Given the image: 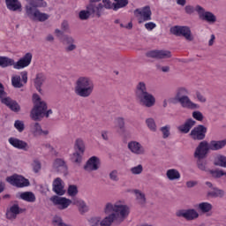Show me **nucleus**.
I'll return each instance as SVG.
<instances>
[{
	"instance_id": "obj_1",
	"label": "nucleus",
	"mask_w": 226,
	"mask_h": 226,
	"mask_svg": "<svg viewBox=\"0 0 226 226\" xmlns=\"http://www.w3.org/2000/svg\"><path fill=\"white\" fill-rule=\"evenodd\" d=\"M105 217L94 216L89 219L90 226H112L113 223H123L130 216V207L123 201H108L102 209Z\"/></svg>"
},
{
	"instance_id": "obj_2",
	"label": "nucleus",
	"mask_w": 226,
	"mask_h": 226,
	"mask_svg": "<svg viewBox=\"0 0 226 226\" xmlns=\"http://www.w3.org/2000/svg\"><path fill=\"white\" fill-rule=\"evenodd\" d=\"M28 4L25 6L26 15L32 20L45 22L50 19V15L41 12L38 8H47L48 4L45 0H25Z\"/></svg>"
},
{
	"instance_id": "obj_3",
	"label": "nucleus",
	"mask_w": 226,
	"mask_h": 226,
	"mask_svg": "<svg viewBox=\"0 0 226 226\" xmlns=\"http://www.w3.org/2000/svg\"><path fill=\"white\" fill-rule=\"evenodd\" d=\"M135 96L138 103L146 109H151L156 105V98L153 94L147 92V87L143 81H139L136 86Z\"/></svg>"
},
{
	"instance_id": "obj_4",
	"label": "nucleus",
	"mask_w": 226,
	"mask_h": 226,
	"mask_svg": "<svg viewBox=\"0 0 226 226\" xmlns=\"http://www.w3.org/2000/svg\"><path fill=\"white\" fill-rule=\"evenodd\" d=\"M34 108L31 110L30 117L33 121H41L43 117L52 116V109L47 110V102L37 94H33Z\"/></svg>"
},
{
	"instance_id": "obj_5",
	"label": "nucleus",
	"mask_w": 226,
	"mask_h": 226,
	"mask_svg": "<svg viewBox=\"0 0 226 226\" xmlns=\"http://www.w3.org/2000/svg\"><path fill=\"white\" fill-rule=\"evenodd\" d=\"M74 93L80 98H89L94 93V81L88 76L79 77L75 82Z\"/></svg>"
},
{
	"instance_id": "obj_6",
	"label": "nucleus",
	"mask_w": 226,
	"mask_h": 226,
	"mask_svg": "<svg viewBox=\"0 0 226 226\" xmlns=\"http://www.w3.org/2000/svg\"><path fill=\"white\" fill-rule=\"evenodd\" d=\"M173 102L180 103L183 109H189L190 110H195L200 108L199 104L193 102L192 99H190V89L185 87L177 88Z\"/></svg>"
},
{
	"instance_id": "obj_7",
	"label": "nucleus",
	"mask_w": 226,
	"mask_h": 226,
	"mask_svg": "<svg viewBox=\"0 0 226 226\" xmlns=\"http://www.w3.org/2000/svg\"><path fill=\"white\" fill-rule=\"evenodd\" d=\"M31 61H33V54L31 53H26L18 62L8 56H0V67L8 68V66H13L14 70H24V68H27L31 64Z\"/></svg>"
},
{
	"instance_id": "obj_8",
	"label": "nucleus",
	"mask_w": 226,
	"mask_h": 226,
	"mask_svg": "<svg viewBox=\"0 0 226 226\" xmlns=\"http://www.w3.org/2000/svg\"><path fill=\"white\" fill-rule=\"evenodd\" d=\"M209 151H211L209 142L207 140H201L194 151V158L197 160H204L206 156L209 154Z\"/></svg>"
},
{
	"instance_id": "obj_9",
	"label": "nucleus",
	"mask_w": 226,
	"mask_h": 226,
	"mask_svg": "<svg viewBox=\"0 0 226 226\" xmlns=\"http://www.w3.org/2000/svg\"><path fill=\"white\" fill-rule=\"evenodd\" d=\"M100 1L102 0H90L87 5V10H88L90 15L97 19H100L103 15V4L100 3Z\"/></svg>"
},
{
	"instance_id": "obj_10",
	"label": "nucleus",
	"mask_w": 226,
	"mask_h": 226,
	"mask_svg": "<svg viewBox=\"0 0 226 226\" xmlns=\"http://www.w3.org/2000/svg\"><path fill=\"white\" fill-rule=\"evenodd\" d=\"M205 185L207 187V197L208 199H223L225 197V191L215 186L213 183L206 182Z\"/></svg>"
},
{
	"instance_id": "obj_11",
	"label": "nucleus",
	"mask_w": 226,
	"mask_h": 226,
	"mask_svg": "<svg viewBox=\"0 0 226 226\" xmlns=\"http://www.w3.org/2000/svg\"><path fill=\"white\" fill-rule=\"evenodd\" d=\"M170 33L175 36H184L187 41H193L192 30L188 26H173L170 28Z\"/></svg>"
},
{
	"instance_id": "obj_12",
	"label": "nucleus",
	"mask_w": 226,
	"mask_h": 226,
	"mask_svg": "<svg viewBox=\"0 0 226 226\" xmlns=\"http://www.w3.org/2000/svg\"><path fill=\"white\" fill-rule=\"evenodd\" d=\"M176 216L177 218H185L187 222H192L193 220H197L200 215L195 208H189L177 210L176 212Z\"/></svg>"
},
{
	"instance_id": "obj_13",
	"label": "nucleus",
	"mask_w": 226,
	"mask_h": 226,
	"mask_svg": "<svg viewBox=\"0 0 226 226\" xmlns=\"http://www.w3.org/2000/svg\"><path fill=\"white\" fill-rule=\"evenodd\" d=\"M134 15L138 19L139 24L147 22V20H151V8L149 6H146L140 9H136L134 11Z\"/></svg>"
},
{
	"instance_id": "obj_14",
	"label": "nucleus",
	"mask_w": 226,
	"mask_h": 226,
	"mask_svg": "<svg viewBox=\"0 0 226 226\" xmlns=\"http://www.w3.org/2000/svg\"><path fill=\"white\" fill-rule=\"evenodd\" d=\"M206 133H207V127L199 124L191 131L189 137L192 140H204L206 139Z\"/></svg>"
},
{
	"instance_id": "obj_15",
	"label": "nucleus",
	"mask_w": 226,
	"mask_h": 226,
	"mask_svg": "<svg viewBox=\"0 0 226 226\" xmlns=\"http://www.w3.org/2000/svg\"><path fill=\"white\" fill-rule=\"evenodd\" d=\"M50 201L61 211L68 209L71 204H73V200L67 199L65 197L52 196Z\"/></svg>"
},
{
	"instance_id": "obj_16",
	"label": "nucleus",
	"mask_w": 226,
	"mask_h": 226,
	"mask_svg": "<svg viewBox=\"0 0 226 226\" xmlns=\"http://www.w3.org/2000/svg\"><path fill=\"white\" fill-rule=\"evenodd\" d=\"M6 181L10 183V185H12V186H17L18 188L29 186V180L24 178V177L20 175H13L11 177H8Z\"/></svg>"
},
{
	"instance_id": "obj_17",
	"label": "nucleus",
	"mask_w": 226,
	"mask_h": 226,
	"mask_svg": "<svg viewBox=\"0 0 226 226\" xmlns=\"http://www.w3.org/2000/svg\"><path fill=\"white\" fill-rule=\"evenodd\" d=\"M127 147L132 154H136V156H144L146 154V148L139 141H130L127 145Z\"/></svg>"
},
{
	"instance_id": "obj_18",
	"label": "nucleus",
	"mask_w": 226,
	"mask_h": 226,
	"mask_svg": "<svg viewBox=\"0 0 226 226\" xmlns=\"http://www.w3.org/2000/svg\"><path fill=\"white\" fill-rule=\"evenodd\" d=\"M22 213H26V208L20 207L19 204L14 203L11 205L6 211V218L7 220H17L18 215H22Z\"/></svg>"
},
{
	"instance_id": "obj_19",
	"label": "nucleus",
	"mask_w": 226,
	"mask_h": 226,
	"mask_svg": "<svg viewBox=\"0 0 226 226\" xmlns=\"http://www.w3.org/2000/svg\"><path fill=\"white\" fill-rule=\"evenodd\" d=\"M0 100L1 103L11 109L12 112H20V105L19 104V102L11 99V97L8 96L7 94L2 96Z\"/></svg>"
},
{
	"instance_id": "obj_20",
	"label": "nucleus",
	"mask_w": 226,
	"mask_h": 226,
	"mask_svg": "<svg viewBox=\"0 0 226 226\" xmlns=\"http://www.w3.org/2000/svg\"><path fill=\"white\" fill-rule=\"evenodd\" d=\"M62 43L64 45L65 52H73V50H77L75 38L72 35L64 34L62 38Z\"/></svg>"
},
{
	"instance_id": "obj_21",
	"label": "nucleus",
	"mask_w": 226,
	"mask_h": 226,
	"mask_svg": "<svg viewBox=\"0 0 226 226\" xmlns=\"http://www.w3.org/2000/svg\"><path fill=\"white\" fill-rule=\"evenodd\" d=\"M30 133H32L34 137H45L49 135V131L43 130L40 123L34 122L30 124Z\"/></svg>"
},
{
	"instance_id": "obj_22",
	"label": "nucleus",
	"mask_w": 226,
	"mask_h": 226,
	"mask_svg": "<svg viewBox=\"0 0 226 226\" xmlns=\"http://www.w3.org/2000/svg\"><path fill=\"white\" fill-rule=\"evenodd\" d=\"M198 16L200 20H205L208 22V24H215V22H216V16L211 11H206V9L203 7L200 9Z\"/></svg>"
},
{
	"instance_id": "obj_23",
	"label": "nucleus",
	"mask_w": 226,
	"mask_h": 226,
	"mask_svg": "<svg viewBox=\"0 0 226 226\" xmlns=\"http://www.w3.org/2000/svg\"><path fill=\"white\" fill-rule=\"evenodd\" d=\"M147 56L154 59H169L172 57V54L169 50H152L147 53Z\"/></svg>"
},
{
	"instance_id": "obj_24",
	"label": "nucleus",
	"mask_w": 226,
	"mask_h": 226,
	"mask_svg": "<svg viewBox=\"0 0 226 226\" xmlns=\"http://www.w3.org/2000/svg\"><path fill=\"white\" fill-rule=\"evenodd\" d=\"M53 192H55L56 195H64V193H66V190H64V182L60 177H56L53 181Z\"/></svg>"
},
{
	"instance_id": "obj_25",
	"label": "nucleus",
	"mask_w": 226,
	"mask_h": 226,
	"mask_svg": "<svg viewBox=\"0 0 226 226\" xmlns=\"http://www.w3.org/2000/svg\"><path fill=\"white\" fill-rule=\"evenodd\" d=\"M84 169L87 172H92V170H98V169H100V159L96 156H92L87 161Z\"/></svg>"
},
{
	"instance_id": "obj_26",
	"label": "nucleus",
	"mask_w": 226,
	"mask_h": 226,
	"mask_svg": "<svg viewBox=\"0 0 226 226\" xmlns=\"http://www.w3.org/2000/svg\"><path fill=\"white\" fill-rule=\"evenodd\" d=\"M53 170L55 172H60L62 174H64L66 170H68V167L66 166V162L64 159L56 158L53 162Z\"/></svg>"
},
{
	"instance_id": "obj_27",
	"label": "nucleus",
	"mask_w": 226,
	"mask_h": 226,
	"mask_svg": "<svg viewBox=\"0 0 226 226\" xmlns=\"http://www.w3.org/2000/svg\"><path fill=\"white\" fill-rule=\"evenodd\" d=\"M7 10L20 13L22 11V4L19 0H5Z\"/></svg>"
},
{
	"instance_id": "obj_28",
	"label": "nucleus",
	"mask_w": 226,
	"mask_h": 226,
	"mask_svg": "<svg viewBox=\"0 0 226 226\" xmlns=\"http://www.w3.org/2000/svg\"><path fill=\"white\" fill-rule=\"evenodd\" d=\"M9 144H11V146L13 147H16V149H22L23 151H27V149H29V145L27 142L17 138H10Z\"/></svg>"
},
{
	"instance_id": "obj_29",
	"label": "nucleus",
	"mask_w": 226,
	"mask_h": 226,
	"mask_svg": "<svg viewBox=\"0 0 226 226\" xmlns=\"http://www.w3.org/2000/svg\"><path fill=\"white\" fill-rule=\"evenodd\" d=\"M197 122L192 118L187 119L184 124L179 125L177 130L181 132V133H190V130H192V126H195Z\"/></svg>"
},
{
	"instance_id": "obj_30",
	"label": "nucleus",
	"mask_w": 226,
	"mask_h": 226,
	"mask_svg": "<svg viewBox=\"0 0 226 226\" xmlns=\"http://www.w3.org/2000/svg\"><path fill=\"white\" fill-rule=\"evenodd\" d=\"M72 205L77 206L80 215H84L85 213H87V211H89V207H87L86 202L79 198L72 199Z\"/></svg>"
},
{
	"instance_id": "obj_31",
	"label": "nucleus",
	"mask_w": 226,
	"mask_h": 226,
	"mask_svg": "<svg viewBox=\"0 0 226 226\" xmlns=\"http://www.w3.org/2000/svg\"><path fill=\"white\" fill-rule=\"evenodd\" d=\"M210 146V151H220L226 147V139L221 140H211L208 142Z\"/></svg>"
},
{
	"instance_id": "obj_32",
	"label": "nucleus",
	"mask_w": 226,
	"mask_h": 226,
	"mask_svg": "<svg viewBox=\"0 0 226 226\" xmlns=\"http://www.w3.org/2000/svg\"><path fill=\"white\" fill-rule=\"evenodd\" d=\"M196 207L199 209L202 215H207L213 211V204L207 202V201H203L196 205Z\"/></svg>"
},
{
	"instance_id": "obj_33",
	"label": "nucleus",
	"mask_w": 226,
	"mask_h": 226,
	"mask_svg": "<svg viewBox=\"0 0 226 226\" xmlns=\"http://www.w3.org/2000/svg\"><path fill=\"white\" fill-rule=\"evenodd\" d=\"M166 177L169 181H179L181 179V173L176 169H170L166 170Z\"/></svg>"
},
{
	"instance_id": "obj_34",
	"label": "nucleus",
	"mask_w": 226,
	"mask_h": 226,
	"mask_svg": "<svg viewBox=\"0 0 226 226\" xmlns=\"http://www.w3.org/2000/svg\"><path fill=\"white\" fill-rule=\"evenodd\" d=\"M200 9H202V6L197 4L195 6L192 4H186L184 7V11L185 15H194L195 11L198 13L200 11Z\"/></svg>"
},
{
	"instance_id": "obj_35",
	"label": "nucleus",
	"mask_w": 226,
	"mask_h": 226,
	"mask_svg": "<svg viewBox=\"0 0 226 226\" xmlns=\"http://www.w3.org/2000/svg\"><path fill=\"white\" fill-rule=\"evenodd\" d=\"M133 193L135 195L137 203L139 204V206H146V194L138 189L134 190Z\"/></svg>"
},
{
	"instance_id": "obj_36",
	"label": "nucleus",
	"mask_w": 226,
	"mask_h": 226,
	"mask_svg": "<svg viewBox=\"0 0 226 226\" xmlns=\"http://www.w3.org/2000/svg\"><path fill=\"white\" fill-rule=\"evenodd\" d=\"M145 124L150 132H153L154 133H156V132H158V125L156 124V121L154 120V118H146Z\"/></svg>"
},
{
	"instance_id": "obj_37",
	"label": "nucleus",
	"mask_w": 226,
	"mask_h": 226,
	"mask_svg": "<svg viewBox=\"0 0 226 226\" xmlns=\"http://www.w3.org/2000/svg\"><path fill=\"white\" fill-rule=\"evenodd\" d=\"M19 198L26 202H36V196L31 192H20Z\"/></svg>"
},
{
	"instance_id": "obj_38",
	"label": "nucleus",
	"mask_w": 226,
	"mask_h": 226,
	"mask_svg": "<svg viewBox=\"0 0 226 226\" xmlns=\"http://www.w3.org/2000/svg\"><path fill=\"white\" fill-rule=\"evenodd\" d=\"M43 82H45V75L43 73L37 74L34 79V85L39 93H41V86H43Z\"/></svg>"
},
{
	"instance_id": "obj_39",
	"label": "nucleus",
	"mask_w": 226,
	"mask_h": 226,
	"mask_svg": "<svg viewBox=\"0 0 226 226\" xmlns=\"http://www.w3.org/2000/svg\"><path fill=\"white\" fill-rule=\"evenodd\" d=\"M214 165L226 169V156L223 154H217L215 157Z\"/></svg>"
},
{
	"instance_id": "obj_40",
	"label": "nucleus",
	"mask_w": 226,
	"mask_h": 226,
	"mask_svg": "<svg viewBox=\"0 0 226 226\" xmlns=\"http://www.w3.org/2000/svg\"><path fill=\"white\" fill-rule=\"evenodd\" d=\"M11 85L13 87H16L17 89H20V87H24V83H22V80L20 79L19 75H13L11 77Z\"/></svg>"
},
{
	"instance_id": "obj_41",
	"label": "nucleus",
	"mask_w": 226,
	"mask_h": 226,
	"mask_svg": "<svg viewBox=\"0 0 226 226\" xmlns=\"http://www.w3.org/2000/svg\"><path fill=\"white\" fill-rule=\"evenodd\" d=\"M115 128L118 131V132H124V118L123 117H117L115 119Z\"/></svg>"
},
{
	"instance_id": "obj_42",
	"label": "nucleus",
	"mask_w": 226,
	"mask_h": 226,
	"mask_svg": "<svg viewBox=\"0 0 226 226\" xmlns=\"http://www.w3.org/2000/svg\"><path fill=\"white\" fill-rule=\"evenodd\" d=\"M74 147L82 154H84V151H86V145L84 144V140H82V139H77L75 140Z\"/></svg>"
},
{
	"instance_id": "obj_43",
	"label": "nucleus",
	"mask_w": 226,
	"mask_h": 226,
	"mask_svg": "<svg viewBox=\"0 0 226 226\" xmlns=\"http://www.w3.org/2000/svg\"><path fill=\"white\" fill-rule=\"evenodd\" d=\"M159 131L162 135V139H169L170 137V125L166 124L164 126L160 127Z\"/></svg>"
},
{
	"instance_id": "obj_44",
	"label": "nucleus",
	"mask_w": 226,
	"mask_h": 226,
	"mask_svg": "<svg viewBox=\"0 0 226 226\" xmlns=\"http://www.w3.org/2000/svg\"><path fill=\"white\" fill-rule=\"evenodd\" d=\"M115 4H113L114 11H117L120 8H124L128 4V0H114Z\"/></svg>"
},
{
	"instance_id": "obj_45",
	"label": "nucleus",
	"mask_w": 226,
	"mask_h": 226,
	"mask_svg": "<svg viewBox=\"0 0 226 226\" xmlns=\"http://www.w3.org/2000/svg\"><path fill=\"white\" fill-rule=\"evenodd\" d=\"M208 172L209 174H211L212 177H215L216 179H219V177L226 176V172L223 171V170H209Z\"/></svg>"
},
{
	"instance_id": "obj_46",
	"label": "nucleus",
	"mask_w": 226,
	"mask_h": 226,
	"mask_svg": "<svg viewBox=\"0 0 226 226\" xmlns=\"http://www.w3.org/2000/svg\"><path fill=\"white\" fill-rule=\"evenodd\" d=\"M67 193L69 197H76V195L79 193V187H77L75 185H69Z\"/></svg>"
},
{
	"instance_id": "obj_47",
	"label": "nucleus",
	"mask_w": 226,
	"mask_h": 226,
	"mask_svg": "<svg viewBox=\"0 0 226 226\" xmlns=\"http://www.w3.org/2000/svg\"><path fill=\"white\" fill-rule=\"evenodd\" d=\"M131 173L133 174V176H139L144 172V166L142 164H139L137 166H134L131 168Z\"/></svg>"
},
{
	"instance_id": "obj_48",
	"label": "nucleus",
	"mask_w": 226,
	"mask_h": 226,
	"mask_svg": "<svg viewBox=\"0 0 226 226\" xmlns=\"http://www.w3.org/2000/svg\"><path fill=\"white\" fill-rule=\"evenodd\" d=\"M207 162L206 161H202V159H198L197 167L200 170H203V172H209L207 170Z\"/></svg>"
},
{
	"instance_id": "obj_49",
	"label": "nucleus",
	"mask_w": 226,
	"mask_h": 226,
	"mask_svg": "<svg viewBox=\"0 0 226 226\" xmlns=\"http://www.w3.org/2000/svg\"><path fill=\"white\" fill-rule=\"evenodd\" d=\"M109 177L110 181H113V183H118L119 181V171L117 170H113L109 172Z\"/></svg>"
},
{
	"instance_id": "obj_50",
	"label": "nucleus",
	"mask_w": 226,
	"mask_h": 226,
	"mask_svg": "<svg viewBox=\"0 0 226 226\" xmlns=\"http://www.w3.org/2000/svg\"><path fill=\"white\" fill-rule=\"evenodd\" d=\"M79 17L80 20H87L91 16V13L89 12V10L87 7H86V10H82L79 13Z\"/></svg>"
},
{
	"instance_id": "obj_51",
	"label": "nucleus",
	"mask_w": 226,
	"mask_h": 226,
	"mask_svg": "<svg viewBox=\"0 0 226 226\" xmlns=\"http://www.w3.org/2000/svg\"><path fill=\"white\" fill-rule=\"evenodd\" d=\"M34 172L38 173L41 170V162L38 159H34L32 162Z\"/></svg>"
},
{
	"instance_id": "obj_52",
	"label": "nucleus",
	"mask_w": 226,
	"mask_h": 226,
	"mask_svg": "<svg viewBox=\"0 0 226 226\" xmlns=\"http://www.w3.org/2000/svg\"><path fill=\"white\" fill-rule=\"evenodd\" d=\"M14 127L16 128V130H18V132H19L21 133V132L23 130H25L26 125L24 124V123L20 120H16L14 123Z\"/></svg>"
},
{
	"instance_id": "obj_53",
	"label": "nucleus",
	"mask_w": 226,
	"mask_h": 226,
	"mask_svg": "<svg viewBox=\"0 0 226 226\" xmlns=\"http://www.w3.org/2000/svg\"><path fill=\"white\" fill-rule=\"evenodd\" d=\"M52 223L54 226H64L66 223L63 222V219L59 216L53 217Z\"/></svg>"
},
{
	"instance_id": "obj_54",
	"label": "nucleus",
	"mask_w": 226,
	"mask_h": 226,
	"mask_svg": "<svg viewBox=\"0 0 226 226\" xmlns=\"http://www.w3.org/2000/svg\"><path fill=\"white\" fill-rule=\"evenodd\" d=\"M195 95L197 101L200 102V103H206V102H207V98H206L204 94H202V93L200 91H196Z\"/></svg>"
},
{
	"instance_id": "obj_55",
	"label": "nucleus",
	"mask_w": 226,
	"mask_h": 226,
	"mask_svg": "<svg viewBox=\"0 0 226 226\" xmlns=\"http://www.w3.org/2000/svg\"><path fill=\"white\" fill-rule=\"evenodd\" d=\"M192 117H193V119H196V121H203L204 120V115L200 111H193Z\"/></svg>"
},
{
	"instance_id": "obj_56",
	"label": "nucleus",
	"mask_w": 226,
	"mask_h": 226,
	"mask_svg": "<svg viewBox=\"0 0 226 226\" xmlns=\"http://www.w3.org/2000/svg\"><path fill=\"white\" fill-rule=\"evenodd\" d=\"M72 161L74 163H80L82 162V156L78 152H75L72 156Z\"/></svg>"
},
{
	"instance_id": "obj_57",
	"label": "nucleus",
	"mask_w": 226,
	"mask_h": 226,
	"mask_svg": "<svg viewBox=\"0 0 226 226\" xmlns=\"http://www.w3.org/2000/svg\"><path fill=\"white\" fill-rule=\"evenodd\" d=\"M102 6H103V10L104 8L106 10H112V8H114V4H112V2H110V0H103L102 1Z\"/></svg>"
},
{
	"instance_id": "obj_58",
	"label": "nucleus",
	"mask_w": 226,
	"mask_h": 226,
	"mask_svg": "<svg viewBox=\"0 0 226 226\" xmlns=\"http://www.w3.org/2000/svg\"><path fill=\"white\" fill-rule=\"evenodd\" d=\"M61 29L64 33H70V24H68V21L62 22Z\"/></svg>"
},
{
	"instance_id": "obj_59",
	"label": "nucleus",
	"mask_w": 226,
	"mask_h": 226,
	"mask_svg": "<svg viewBox=\"0 0 226 226\" xmlns=\"http://www.w3.org/2000/svg\"><path fill=\"white\" fill-rule=\"evenodd\" d=\"M156 68L159 72H162L163 73H169L170 72V66H162L161 64H156Z\"/></svg>"
},
{
	"instance_id": "obj_60",
	"label": "nucleus",
	"mask_w": 226,
	"mask_h": 226,
	"mask_svg": "<svg viewBox=\"0 0 226 226\" xmlns=\"http://www.w3.org/2000/svg\"><path fill=\"white\" fill-rule=\"evenodd\" d=\"M145 27L147 31H153L156 27V24L154 22H148L145 24Z\"/></svg>"
},
{
	"instance_id": "obj_61",
	"label": "nucleus",
	"mask_w": 226,
	"mask_h": 226,
	"mask_svg": "<svg viewBox=\"0 0 226 226\" xmlns=\"http://www.w3.org/2000/svg\"><path fill=\"white\" fill-rule=\"evenodd\" d=\"M22 84H27V72L24 71L20 72Z\"/></svg>"
},
{
	"instance_id": "obj_62",
	"label": "nucleus",
	"mask_w": 226,
	"mask_h": 226,
	"mask_svg": "<svg viewBox=\"0 0 226 226\" xmlns=\"http://www.w3.org/2000/svg\"><path fill=\"white\" fill-rule=\"evenodd\" d=\"M185 185L188 188H193V187L197 186V185H199V183L195 180H190V181H187L185 183Z\"/></svg>"
},
{
	"instance_id": "obj_63",
	"label": "nucleus",
	"mask_w": 226,
	"mask_h": 226,
	"mask_svg": "<svg viewBox=\"0 0 226 226\" xmlns=\"http://www.w3.org/2000/svg\"><path fill=\"white\" fill-rule=\"evenodd\" d=\"M215 40H216V36L211 34L210 40L208 41V47H213V45H215Z\"/></svg>"
},
{
	"instance_id": "obj_64",
	"label": "nucleus",
	"mask_w": 226,
	"mask_h": 226,
	"mask_svg": "<svg viewBox=\"0 0 226 226\" xmlns=\"http://www.w3.org/2000/svg\"><path fill=\"white\" fill-rule=\"evenodd\" d=\"M101 135L103 140H109V132L107 131H102Z\"/></svg>"
}]
</instances>
